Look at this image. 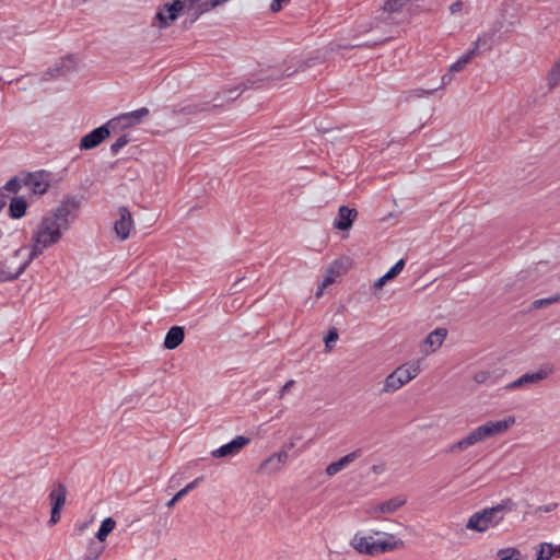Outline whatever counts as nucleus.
Wrapping results in <instances>:
<instances>
[{"instance_id":"de8ad7c7","label":"nucleus","mask_w":560,"mask_h":560,"mask_svg":"<svg viewBox=\"0 0 560 560\" xmlns=\"http://www.w3.org/2000/svg\"><path fill=\"white\" fill-rule=\"evenodd\" d=\"M326 287H323V283L319 284L318 290L316 292V298H320Z\"/></svg>"},{"instance_id":"4c0bfd02","label":"nucleus","mask_w":560,"mask_h":560,"mask_svg":"<svg viewBox=\"0 0 560 560\" xmlns=\"http://www.w3.org/2000/svg\"><path fill=\"white\" fill-rule=\"evenodd\" d=\"M549 90L557 86L560 82V72H549L547 77Z\"/></svg>"},{"instance_id":"7ed1b4c3","label":"nucleus","mask_w":560,"mask_h":560,"mask_svg":"<svg viewBox=\"0 0 560 560\" xmlns=\"http://www.w3.org/2000/svg\"><path fill=\"white\" fill-rule=\"evenodd\" d=\"M381 538L375 539L372 535L355 534L351 540L350 546L360 555L375 557L381 553L389 552L399 549L404 546L402 540L396 539L395 535L375 532Z\"/></svg>"},{"instance_id":"1a4fd4ad","label":"nucleus","mask_w":560,"mask_h":560,"mask_svg":"<svg viewBox=\"0 0 560 560\" xmlns=\"http://www.w3.org/2000/svg\"><path fill=\"white\" fill-rule=\"evenodd\" d=\"M23 185L35 195H43L49 188V174L45 171L30 173L22 178Z\"/></svg>"},{"instance_id":"4be33fe9","label":"nucleus","mask_w":560,"mask_h":560,"mask_svg":"<svg viewBox=\"0 0 560 560\" xmlns=\"http://www.w3.org/2000/svg\"><path fill=\"white\" fill-rule=\"evenodd\" d=\"M67 489L62 483H58L51 490L49 498L51 502V508H56L57 510H61L66 503Z\"/></svg>"},{"instance_id":"20e7f679","label":"nucleus","mask_w":560,"mask_h":560,"mask_svg":"<svg viewBox=\"0 0 560 560\" xmlns=\"http://www.w3.org/2000/svg\"><path fill=\"white\" fill-rule=\"evenodd\" d=\"M516 509L512 499L502 500L492 508H487L474 513L467 521L466 528L477 533H485L491 527L498 526L504 518V514Z\"/></svg>"},{"instance_id":"ea45409f","label":"nucleus","mask_w":560,"mask_h":560,"mask_svg":"<svg viewBox=\"0 0 560 560\" xmlns=\"http://www.w3.org/2000/svg\"><path fill=\"white\" fill-rule=\"evenodd\" d=\"M60 511L61 510H57L56 508H51V514H50V520H49L50 524H56L60 520Z\"/></svg>"},{"instance_id":"6e6552de","label":"nucleus","mask_w":560,"mask_h":560,"mask_svg":"<svg viewBox=\"0 0 560 560\" xmlns=\"http://www.w3.org/2000/svg\"><path fill=\"white\" fill-rule=\"evenodd\" d=\"M148 115L149 109L147 107H142L130 113L121 114L118 117L110 119L107 125L113 131L126 129L140 124Z\"/></svg>"},{"instance_id":"9d476101","label":"nucleus","mask_w":560,"mask_h":560,"mask_svg":"<svg viewBox=\"0 0 560 560\" xmlns=\"http://www.w3.org/2000/svg\"><path fill=\"white\" fill-rule=\"evenodd\" d=\"M113 130L106 124L98 128L93 129L91 132L82 137L80 141L81 150H91L101 144L107 137H109Z\"/></svg>"},{"instance_id":"f8f14e48","label":"nucleus","mask_w":560,"mask_h":560,"mask_svg":"<svg viewBox=\"0 0 560 560\" xmlns=\"http://www.w3.org/2000/svg\"><path fill=\"white\" fill-rule=\"evenodd\" d=\"M119 219L115 222V232L117 236L125 241L129 237L130 231L133 225V220L130 211L126 207L118 209Z\"/></svg>"},{"instance_id":"a878e982","label":"nucleus","mask_w":560,"mask_h":560,"mask_svg":"<svg viewBox=\"0 0 560 560\" xmlns=\"http://www.w3.org/2000/svg\"><path fill=\"white\" fill-rule=\"evenodd\" d=\"M477 55L476 48H471L453 62L447 70H462Z\"/></svg>"},{"instance_id":"8fccbe9b","label":"nucleus","mask_w":560,"mask_h":560,"mask_svg":"<svg viewBox=\"0 0 560 560\" xmlns=\"http://www.w3.org/2000/svg\"><path fill=\"white\" fill-rule=\"evenodd\" d=\"M293 383H294L293 381H289L288 383H285V385H284V386H282V392H283V390H285V389H288V388H290V387L292 386V384H293Z\"/></svg>"},{"instance_id":"393cba45","label":"nucleus","mask_w":560,"mask_h":560,"mask_svg":"<svg viewBox=\"0 0 560 560\" xmlns=\"http://www.w3.org/2000/svg\"><path fill=\"white\" fill-rule=\"evenodd\" d=\"M115 526H116V522L112 517H106L102 522L101 527L98 528V530L96 533V538L100 540V542L105 541L107 536L114 530Z\"/></svg>"},{"instance_id":"f3484780","label":"nucleus","mask_w":560,"mask_h":560,"mask_svg":"<svg viewBox=\"0 0 560 560\" xmlns=\"http://www.w3.org/2000/svg\"><path fill=\"white\" fill-rule=\"evenodd\" d=\"M217 105L210 106L207 102L201 103H188L173 109L175 115L195 116L203 112H208L215 108Z\"/></svg>"},{"instance_id":"39448f33","label":"nucleus","mask_w":560,"mask_h":560,"mask_svg":"<svg viewBox=\"0 0 560 560\" xmlns=\"http://www.w3.org/2000/svg\"><path fill=\"white\" fill-rule=\"evenodd\" d=\"M420 372V361H410L401 364L386 376L381 392L383 394L395 393L416 378Z\"/></svg>"},{"instance_id":"7c9ffc66","label":"nucleus","mask_w":560,"mask_h":560,"mask_svg":"<svg viewBox=\"0 0 560 560\" xmlns=\"http://www.w3.org/2000/svg\"><path fill=\"white\" fill-rule=\"evenodd\" d=\"M130 141L127 135L120 136L112 145V154L116 155Z\"/></svg>"},{"instance_id":"a211bd4d","label":"nucleus","mask_w":560,"mask_h":560,"mask_svg":"<svg viewBox=\"0 0 560 560\" xmlns=\"http://www.w3.org/2000/svg\"><path fill=\"white\" fill-rule=\"evenodd\" d=\"M360 455H361L360 451H354V452L347 454L346 456L341 457L337 462L329 464L326 467V474L329 477L335 476L336 474H338L339 471H341L342 469L348 467L351 463H353Z\"/></svg>"},{"instance_id":"2f4dec72","label":"nucleus","mask_w":560,"mask_h":560,"mask_svg":"<svg viewBox=\"0 0 560 560\" xmlns=\"http://www.w3.org/2000/svg\"><path fill=\"white\" fill-rule=\"evenodd\" d=\"M337 340H338V331H337V329H336V328H331V329L328 331V334H327V336L325 337V339H324L326 350H327V351H330V350L334 348V346H335V343H336V341H337Z\"/></svg>"},{"instance_id":"c85d7f7f","label":"nucleus","mask_w":560,"mask_h":560,"mask_svg":"<svg viewBox=\"0 0 560 560\" xmlns=\"http://www.w3.org/2000/svg\"><path fill=\"white\" fill-rule=\"evenodd\" d=\"M556 555V547L549 542H542L538 547L536 560H551Z\"/></svg>"},{"instance_id":"c9c22d12","label":"nucleus","mask_w":560,"mask_h":560,"mask_svg":"<svg viewBox=\"0 0 560 560\" xmlns=\"http://www.w3.org/2000/svg\"><path fill=\"white\" fill-rule=\"evenodd\" d=\"M491 378V373L489 371H479L475 373L474 381L477 384H486Z\"/></svg>"},{"instance_id":"79ce46f5","label":"nucleus","mask_w":560,"mask_h":560,"mask_svg":"<svg viewBox=\"0 0 560 560\" xmlns=\"http://www.w3.org/2000/svg\"><path fill=\"white\" fill-rule=\"evenodd\" d=\"M463 9V2L462 1H455L450 5V11L452 14H455Z\"/></svg>"},{"instance_id":"473e14b6","label":"nucleus","mask_w":560,"mask_h":560,"mask_svg":"<svg viewBox=\"0 0 560 560\" xmlns=\"http://www.w3.org/2000/svg\"><path fill=\"white\" fill-rule=\"evenodd\" d=\"M408 0H387L384 3V10L388 12H395L401 8Z\"/></svg>"},{"instance_id":"6ab92c4d","label":"nucleus","mask_w":560,"mask_h":560,"mask_svg":"<svg viewBox=\"0 0 560 560\" xmlns=\"http://www.w3.org/2000/svg\"><path fill=\"white\" fill-rule=\"evenodd\" d=\"M185 332L184 328L180 326H173L166 334L163 346L173 350L177 348L184 340Z\"/></svg>"},{"instance_id":"72a5a7b5","label":"nucleus","mask_w":560,"mask_h":560,"mask_svg":"<svg viewBox=\"0 0 560 560\" xmlns=\"http://www.w3.org/2000/svg\"><path fill=\"white\" fill-rule=\"evenodd\" d=\"M404 266H405V260L404 259H400L398 260L387 272V277L392 280L394 278H396L400 272L401 270L404 269Z\"/></svg>"},{"instance_id":"2eb2a0df","label":"nucleus","mask_w":560,"mask_h":560,"mask_svg":"<svg viewBox=\"0 0 560 560\" xmlns=\"http://www.w3.org/2000/svg\"><path fill=\"white\" fill-rule=\"evenodd\" d=\"M349 259L341 258L335 260L331 266L327 269L326 275L322 281L323 287H328L335 282L336 277L342 275L349 268Z\"/></svg>"},{"instance_id":"f03ea898","label":"nucleus","mask_w":560,"mask_h":560,"mask_svg":"<svg viewBox=\"0 0 560 560\" xmlns=\"http://www.w3.org/2000/svg\"><path fill=\"white\" fill-rule=\"evenodd\" d=\"M515 423L514 417H508L499 421H488L472 431H470L465 438L460 439L456 443L448 446L445 451L448 454H458L470 446L481 443L492 436L503 434Z\"/></svg>"},{"instance_id":"f257e3e1","label":"nucleus","mask_w":560,"mask_h":560,"mask_svg":"<svg viewBox=\"0 0 560 560\" xmlns=\"http://www.w3.org/2000/svg\"><path fill=\"white\" fill-rule=\"evenodd\" d=\"M78 208L74 199L62 201L48 211L36 225L32 234L34 254L40 255L46 248L57 244L74 220L73 212Z\"/></svg>"},{"instance_id":"b1692460","label":"nucleus","mask_w":560,"mask_h":560,"mask_svg":"<svg viewBox=\"0 0 560 560\" xmlns=\"http://www.w3.org/2000/svg\"><path fill=\"white\" fill-rule=\"evenodd\" d=\"M202 479L203 477H198L188 485H186L166 503V506L170 509L173 508L178 500L185 497L189 491L194 490Z\"/></svg>"},{"instance_id":"aec40b11","label":"nucleus","mask_w":560,"mask_h":560,"mask_svg":"<svg viewBox=\"0 0 560 560\" xmlns=\"http://www.w3.org/2000/svg\"><path fill=\"white\" fill-rule=\"evenodd\" d=\"M280 470V453H276L262 462L258 468L259 474L276 476Z\"/></svg>"},{"instance_id":"5701e85b","label":"nucleus","mask_w":560,"mask_h":560,"mask_svg":"<svg viewBox=\"0 0 560 560\" xmlns=\"http://www.w3.org/2000/svg\"><path fill=\"white\" fill-rule=\"evenodd\" d=\"M27 209V202L23 197H14L11 199L9 211L10 215L14 219L22 218Z\"/></svg>"},{"instance_id":"0eeeda50","label":"nucleus","mask_w":560,"mask_h":560,"mask_svg":"<svg viewBox=\"0 0 560 560\" xmlns=\"http://www.w3.org/2000/svg\"><path fill=\"white\" fill-rule=\"evenodd\" d=\"M407 501L408 497L400 493L383 502L371 504L366 512L372 517L380 518L382 515L396 513L407 503Z\"/></svg>"},{"instance_id":"dca6fc26","label":"nucleus","mask_w":560,"mask_h":560,"mask_svg":"<svg viewBox=\"0 0 560 560\" xmlns=\"http://www.w3.org/2000/svg\"><path fill=\"white\" fill-rule=\"evenodd\" d=\"M547 376H548V372L544 371V370H540V371L535 372V373H526V374L522 375L520 378H517L516 381H514L511 384H509L506 386V388L508 389H515V388H518V387H523V386H527V385H532V384H537L540 381L545 380Z\"/></svg>"},{"instance_id":"a18cd8bd","label":"nucleus","mask_w":560,"mask_h":560,"mask_svg":"<svg viewBox=\"0 0 560 560\" xmlns=\"http://www.w3.org/2000/svg\"><path fill=\"white\" fill-rule=\"evenodd\" d=\"M547 300H548V304L549 305L555 304V303H559L560 302V293L556 294L553 296L547 298Z\"/></svg>"},{"instance_id":"a19ab883","label":"nucleus","mask_w":560,"mask_h":560,"mask_svg":"<svg viewBox=\"0 0 560 560\" xmlns=\"http://www.w3.org/2000/svg\"><path fill=\"white\" fill-rule=\"evenodd\" d=\"M532 306L535 310L541 308V307H545V306H549L548 300H547V298L546 299L536 300V301L533 302Z\"/></svg>"},{"instance_id":"ddd939ff","label":"nucleus","mask_w":560,"mask_h":560,"mask_svg":"<svg viewBox=\"0 0 560 560\" xmlns=\"http://www.w3.org/2000/svg\"><path fill=\"white\" fill-rule=\"evenodd\" d=\"M446 329L436 328L431 331L421 345V352L425 355L434 352L443 343L446 337Z\"/></svg>"},{"instance_id":"e433bc0d","label":"nucleus","mask_w":560,"mask_h":560,"mask_svg":"<svg viewBox=\"0 0 560 560\" xmlns=\"http://www.w3.org/2000/svg\"><path fill=\"white\" fill-rule=\"evenodd\" d=\"M21 188V180L18 178L10 179L5 186L3 187V190H7L9 192H18Z\"/></svg>"},{"instance_id":"f704fd0d","label":"nucleus","mask_w":560,"mask_h":560,"mask_svg":"<svg viewBox=\"0 0 560 560\" xmlns=\"http://www.w3.org/2000/svg\"><path fill=\"white\" fill-rule=\"evenodd\" d=\"M557 508H558V503L552 502V503H549V504H546V505L537 506V508L533 511V514H534V515L539 516V515H541L542 513H549V512H552V511H555Z\"/></svg>"},{"instance_id":"412c9836","label":"nucleus","mask_w":560,"mask_h":560,"mask_svg":"<svg viewBox=\"0 0 560 560\" xmlns=\"http://www.w3.org/2000/svg\"><path fill=\"white\" fill-rule=\"evenodd\" d=\"M430 73L434 74V78H433L434 83L423 86V91L425 93H432V92L450 84L453 80L452 72H445L444 74H441V72H430Z\"/></svg>"},{"instance_id":"49530a36","label":"nucleus","mask_w":560,"mask_h":560,"mask_svg":"<svg viewBox=\"0 0 560 560\" xmlns=\"http://www.w3.org/2000/svg\"><path fill=\"white\" fill-rule=\"evenodd\" d=\"M5 202V195L3 191H0V210L4 207Z\"/></svg>"},{"instance_id":"423d86ee","label":"nucleus","mask_w":560,"mask_h":560,"mask_svg":"<svg viewBox=\"0 0 560 560\" xmlns=\"http://www.w3.org/2000/svg\"><path fill=\"white\" fill-rule=\"evenodd\" d=\"M31 247L23 246L16 249L10 257H8L1 265V275L4 280H13L18 278L30 262L37 257Z\"/></svg>"},{"instance_id":"4468645a","label":"nucleus","mask_w":560,"mask_h":560,"mask_svg":"<svg viewBox=\"0 0 560 560\" xmlns=\"http://www.w3.org/2000/svg\"><path fill=\"white\" fill-rule=\"evenodd\" d=\"M358 212L355 209L341 206L338 210V217L334 221V228L340 231H346L352 226Z\"/></svg>"},{"instance_id":"cd10ccee","label":"nucleus","mask_w":560,"mask_h":560,"mask_svg":"<svg viewBox=\"0 0 560 560\" xmlns=\"http://www.w3.org/2000/svg\"><path fill=\"white\" fill-rule=\"evenodd\" d=\"M492 44H493V35L482 34L477 38L475 46L472 48H476V51L479 55L482 51L490 49Z\"/></svg>"},{"instance_id":"58836bf2","label":"nucleus","mask_w":560,"mask_h":560,"mask_svg":"<svg viewBox=\"0 0 560 560\" xmlns=\"http://www.w3.org/2000/svg\"><path fill=\"white\" fill-rule=\"evenodd\" d=\"M389 280H390V279H389V278L387 277V275L385 273L384 276H382L381 278H378V279L374 282L373 287H374L376 290H380V289H382V288L385 285V283H386L387 281H389Z\"/></svg>"},{"instance_id":"603ef678","label":"nucleus","mask_w":560,"mask_h":560,"mask_svg":"<svg viewBox=\"0 0 560 560\" xmlns=\"http://www.w3.org/2000/svg\"><path fill=\"white\" fill-rule=\"evenodd\" d=\"M559 18H560V12H559Z\"/></svg>"},{"instance_id":"c03bdc74","label":"nucleus","mask_w":560,"mask_h":560,"mask_svg":"<svg viewBox=\"0 0 560 560\" xmlns=\"http://www.w3.org/2000/svg\"><path fill=\"white\" fill-rule=\"evenodd\" d=\"M547 300H548V304L549 305L555 304V303H559L560 302V293L556 294L553 296L547 298Z\"/></svg>"},{"instance_id":"3c124183","label":"nucleus","mask_w":560,"mask_h":560,"mask_svg":"<svg viewBox=\"0 0 560 560\" xmlns=\"http://www.w3.org/2000/svg\"><path fill=\"white\" fill-rule=\"evenodd\" d=\"M555 556L560 557V545L558 547H556V555Z\"/></svg>"},{"instance_id":"37998d69","label":"nucleus","mask_w":560,"mask_h":560,"mask_svg":"<svg viewBox=\"0 0 560 560\" xmlns=\"http://www.w3.org/2000/svg\"><path fill=\"white\" fill-rule=\"evenodd\" d=\"M270 8L273 12H279L280 11V0H272Z\"/></svg>"},{"instance_id":"c756f323","label":"nucleus","mask_w":560,"mask_h":560,"mask_svg":"<svg viewBox=\"0 0 560 560\" xmlns=\"http://www.w3.org/2000/svg\"><path fill=\"white\" fill-rule=\"evenodd\" d=\"M104 549V546L92 540L86 548L84 560H96L102 555Z\"/></svg>"},{"instance_id":"9b49d317","label":"nucleus","mask_w":560,"mask_h":560,"mask_svg":"<svg viewBox=\"0 0 560 560\" xmlns=\"http://www.w3.org/2000/svg\"><path fill=\"white\" fill-rule=\"evenodd\" d=\"M249 443V439L246 436H236L231 442L220 446L219 448L211 452L212 457L222 458L235 456L238 454L247 444Z\"/></svg>"},{"instance_id":"09e8293b","label":"nucleus","mask_w":560,"mask_h":560,"mask_svg":"<svg viewBox=\"0 0 560 560\" xmlns=\"http://www.w3.org/2000/svg\"><path fill=\"white\" fill-rule=\"evenodd\" d=\"M552 70H560V55H559V58L557 59V61L555 62Z\"/></svg>"},{"instance_id":"bb28decb","label":"nucleus","mask_w":560,"mask_h":560,"mask_svg":"<svg viewBox=\"0 0 560 560\" xmlns=\"http://www.w3.org/2000/svg\"><path fill=\"white\" fill-rule=\"evenodd\" d=\"M80 66V61L77 55H68L63 57L60 63L54 70H73Z\"/></svg>"}]
</instances>
